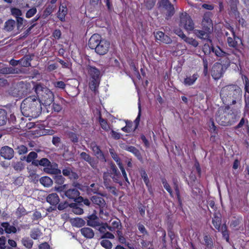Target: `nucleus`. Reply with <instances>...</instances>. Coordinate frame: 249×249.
<instances>
[{"instance_id": "nucleus-40", "label": "nucleus", "mask_w": 249, "mask_h": 249, "mask_svg": "<svg viewBox=\"0 0 249 249\" xmlns=\"http://www.w3.org/2000/svg\"><path fill=\"white\" fill-rule=\"evenodd\" d=\"M1 226L4 228L6 233L16 232V228L13 226L10 225L7 222L1 223Z\"/></svg>"}, {"instance_id": "nucleus-51", "label": "nucleus", "mask_w": 249, "mask_h": 249, "mask_svg": "<svg viewBox=\"0 0 249 249\" xmlns=\"http://www.w3.org/2000/svg\"><path fill=\"white\" fill-rule=\"evenodd\" d=\"M99 185L98 184L92 183L88 188V191L89 193L98 194L99 191Z\"/></svg>"}, {"instance_id": "nucleus-11", "label": "nucleus", "mask_w": 249, "mask_h": 249, "mask_svg": "<svg viewBox=\"0 0 249 249\" xmlns=\"http://www.w3.org/2000/svg\"><path fill=\"white\" fill-rule=\"evenodd\" d=\"M39 165L44 167V171L50 174H60V169L53 167L50 160L47 158H42L40 160Z\"/></svg>"}, {"instance_id": "nucleus-25", "label": "nucleus", "mask_w": 249, "mask_h": 249, "mask_svg": "<svg viewBox=\"0 0 249 249\" xmlns=\"http://www.w3.org/2000/svg\"><path fill=\"white\" fill-rule=\"evenodd\" d=\"M199 77V75L196 72L192 75L187 76L186 77L184 78L183 83L186 86H192L195 83Z\"/></svg>"}, {"instance_id": "nucleus-45", "label": "nucleus", "mask_w": 249, "mask_h": 249, "mask_svg": "<svg viewBox=\"0 0 249 249\" xmlns=\"http://www.w3.org/2000/svg\"><path fill=\"white\" fill-rule=\"evenodd\" d=\"M55 6L52 5H48L43 11V17L46 18L50 16L54 11Z\"/></svg>"}, {"instance_id": "nucleus-58", "label": "nucleus", "mask_w": 249, "mask_h": 249, "mask_svg": "<svg viewBox=\"0 0 249 249\" xmlns=\"http://www.w3.org/2000/svg\"><path fill=\"white\" fill-rule=\"evenodd\" d=\"M60 174H55L54 178L55 182L58 185H62L64 183L65 178Z\"/></svg>"}, {"instance_id": "nucleus-16", "label": "nucleus", "mask_w": 249, "mask_h": 249, "mask_svg": "<svg viewBox=\"0 0 249 249\" xmlns=\"http://www.w3.org/2000/svg\"><path fill=\"white\" fill-rule=\"evenodd\" d=\"M202 29L208 32H212L213 29V24L209 14H205L203 17L201 22Z\"/></svg>"}, {"instance_id": "nucleus-17", "label": "nucleus", "mask_w": 249, "mask_h": 249, "mask_svg": "<svg viewBox=\"0 0 249 249\" xmlns=\"http://www.w3.org/2000/svg\"><path fill=\"white\" fill-rule=\"evenodd\" d=\"M122 224L120 219L117 218L115 220H111L110 221V225H108L107 224H105L102 228L106 229L107 228L108 230L111 231H113L117 230H120L122 228Z\"/></svg>"}, {"instance_id": "nucleus-31", "label": "nucleus", "mask_w": 249, "mask_h": 249, "mask_svg": "<svg viewBox=\"0 0 249 249\" xmlns=\"http://www.w3.org/2000/svg\"><path fill=\"white\" fill-rule=\"evenodd\" d=\"M212 223L214 228L218 231H220L221 224V217L220 214L215 213L213 214V217L212 218Z\"/></svg>"}, {"instance_id": "nucleus-14", "label": "nucleus", "mask_w": 249, "mask_h": 249, "mask_svg": "<svg viewBox=\"0 0 249 249\" xmlns=\"http://www.w3.org/2000/svg\"><path fill=\"white\" fill-rule=\"evenodd\" d=\"M52 103L53 110L54 112H59L62 110L63 106H67L68 102L64 98L58 97Z\"/></svg>"}, {"instance_id": "nucleus-6", "label": "nucleus", "mask_w": 249, "mask_h": 249, "mask_svg": "<svg viewBox=\"0 0 249 249\" xmlns=\"http://www.w3.org/2000/svg\"><path fill=\"white\" fill-rule=\"evenodd\" d=\"M87 71L89 76V87L92 91L95 92L99 86L101 74L100 71L95 66L88 65Z\"/></svg>"}, {"instance_id": "nucleus-44", "label": "nucleus", "mask_w": 249, "mask_h": 249, "mask_svg": "<svg viewBox=\"0 0 249 249\" xmlns=\"http://www.w3.org/2000/svg\"><path fill=\"white\" fill-rule=\"evenodd\" d=\"M39 181L40 183L45 187H49L53 183L52 179L47 176L41 178Z\"/></svg>"}, {"instance_id": "nucleus-47", "label": "nucleus", "mask_w": 249, "mask_h": 249, "mask_svg": "<svg viewBox=\"0 0 249 249\" xmlns=\"http://www.w3.org/2000/svg\"><path fill=\"white\" fill-rule=\"evenodd\" d=\"M27 122L26 118L21 117L20 118V122L18 124V127L17 126V129H20L24 131H27Z\"/></svg>"}, {"instance_id": "nucleus-26", "label": "nucleus", "mask_w": 249, "mask_h": 249, "mask_svg": "<svg viewBox=\"0 0 249 249\" xmlns=\"http://www.w3.org/2000/svg\"><path fill=\"white\" fill-rule=\"evenodd\" d=\"M46 201L52 206L56 207L60 202V199L56 193H52L47 196Z\"/></svg>"}, {"instance_id": "nucleus-62", "label": "nucleus", "mask_w": 249, "mask_h": 249, "mask_svg": "<svg viewBox=\"0 0 249 249\" xmlns=\"http://www.w3.org/2000/svg\"><path fill=\"white\" fill-rule=\"evenodd\" d=\"M37 157V154L34 151H32L29 153L26 157V161L28 163L31 162L32 160L36 159Z\"/></svg>"}, {"instance_id": "nucleus-22", "label": "nucleus", "mask_w": 249, "mask_h": 249, "mask_svg": "<svg viewBox=\"0 0 249 249\" xmlns=\"http://www.w3.org/2000/svg\"><path fill=\"white\" fill-rule=\"evenodd\" d=\"M155 37L157 40L165 44H170L172 42L171 38L161 31H157L155 33Z\"/></svg>"}, {"instance_id": "nucleus-64", "label": "nucleus", "mask_w": 249, "mask_h": 249, "mask_svg": "<svg viewBox=\"0 0 249 249\" xmlns=\"http://www.w3.org/2000/svg\"><path fill=\"white\" fill-rule=\"evenodd\" d=\"M15 69L12 67H5L0 69V73L1 74L13 73Z\"/></svg>"}, {"instance_id": "nucleus-48", "label": "nucleus", "mask_w": 249, "mask_h": 249, "mask_svg": "<svg viewBox=\"0 0 249 249\" xmlns=\"http://www.w3.org/2000/svg\"><path fill=\"white\" fill-rule=\"evenodd\" d=\"M99 122L103 129L108 131L109 129V126L106 119L102 118L101 116L99 117Z\"/></svg>"}, {"instance_id": "nucleus-30", "label": "nucleus", "mask_w": 249, "mask_h": 249, "mask_svg": "<svg viewBox=\"0 0 249 249\" xmlns=\"http://www.w3.org/2000/svg\"><path fill=\"white\" fill-rule=\"evenodd\" d=\"M68 13V9L66 5H61L57 13V17L61 21H65V17Z\"/></svg>"}, {"instance_id": "nucleus-63", "label": "nucleus", "mask_w": 249, "mask_h": 249, "mask_svg": "<svg viewBox=\"0 0 249 249\" xmlns=\"http://www.w3.org/2000/svg\"><path fill=\"white\" fill-rule=\"evenodd\" d=\"M27 214L26 211L23 207H19L17 209V218H19L22 216Z\"/></svg>"}, {"instance_id": "nucleus-50", "label": "nucleus", "mask_w": 249, "mask_h": 249, "mask_svg": "<svg viewBox=\"0 0 249 249\" xmlns=\"http://www.w3.org/2000/svg\"><path fill=\"white\" fill-rule=\"evenodd\" d=\"M67 136L72 142L76 143L78 142V135L76 133L69 131L67 133Z\"/></svg>"}, {"instance_id": "nucleus-18", "label": "nucleus", "mask_w": 249, "mask_h": 249, "mask_svg": "<svg viewBox=\"0 0 249 249\" xmlns=\"http://www.w3.org/2000/svg\"><path fill=\"white\" fill-rule=\"evenodd\" d=\"M194 33L198 38L206 40L207 42H209L212 45V40L210 39V34L211 32H208L204 30H200L194 29Z\"/></svg>"}, {"instance_id": "nucleus-36", "label": "nucleus", "mask_w": 249, "mask_h": 249, "mask_svg": "<svg viewBox=\"0 0 249 249\" xmlns=\"http://www.w3.org/2000/svg\"><path fill=\"white\" fill-rule=\"evenodd\" d=\"M82 205L81 203L75 202L71 203L70 204V207L72 208V212L76 214H81L83 213L84 211L80 206Z\"/></svg>"}, {"instance_id": "nucleus-9", "label": "nucleus", "mask_w": 249, "mask_h": 249, "mask_svg": "<svg viewBox=\"0 0 249 249\" xmlns=\"http://www.w3.org/2000/svg\"><path fill=\"white\" fill-rule=\"evenodd\" d=\"M179 26L187 31H192L195 28V24L191 17L186 12L180 14Z\"/></svg>"}, {"instance_id": "nucleus-37", "label": "nucleus", "mask_w": 249, "mask_h": 249, "mask_svg": "<svg viewBox=\"0 0 249 249\" xmlns=\"http://www.w3.org/2000/svg\"><path fill=\"white\" fill-rule=\"evenodd\" d=\"M204 245L208 249H213V242L212 237L209 235L204 236Z\"/></svg>"}, {"instance_id": "nucleus-13", "label": "nucleus", "mask_w": 249, "mask_h": 249, "mask_svg": "<svg viewBox=\"0 0 249 249\" xmlns=\"http://www.w3.org/2000/svg\"><path fill=\"white\" fill-rule=\"evenodd\" d=\"M30 92L27 84L23 81L17 83V98H22L25 97Z\"/></svg>"}, {"instance_id": "nucleus-29", "label": "nucleus", "mask_w": 249, "mask_h": 249, "mask_svg": "<svg viewBox=\"0 0 249 249\" xmlns=\"http://www.w3.org/2000/svg\"><path fill=\"white\" fill-rule=\"evenodd\" d=\"M237 39L240 40L241 42H242V40L235 35V33L234 34V36L231 35V36H228L227 39L228 46L230 47L236 49L238 46Z\"/></svg>"}, {"instance_id": "nucleus-55", "label": "nucleus", "mask_w": 249, "mask_h": 249, "mask_svg": "<svg viewBox=\"0 0 249 249\" xmlns=\"http://www.w3.org/2000/svg\"><path fill=\"white\" fill-rule=\"evenodd\" d=\"M22 244L28 249H31L32 248L33 245V241L29 239V237H24L22 238Z\"/></svg>"}, {"instance_id": "nucleus-60", "label": "nucleus", "mask_w": 249, "mask_h": 249, "mask_svg": "<svg viewBox=\"0 0 249 249\" xmlns=\"http://www.w3.org/2000/svg\"><path fill=\"white\" fill-rule=\"evenodd\" d=\"M174 190H175L177 198V200L178 201V206L180 208H182V199L181 198V195H180V193L179 188V187H176V188H174Z\"/></svg>"}, {"instance_id": "nucleus-46", "label": "nucleus", "mask_w": 249, "mask_h": 249, "mask_svg": "<svg viewBox=\"0 0 249 249\" xmlns=\"http://www.w3.org/2000/svg\"><path fill=\"white\" fill-rule=\"evenodd\" d=\"M213 53L218 57H223L226 56V53L222 50L219 46L213 47Z\"/></svg>"}, {"instance_id": "nucleus-38", "label": "nucleus", "mask_w": 249, "mask_h": 249, "mask_svg": "<svg viewBox=\"0 0 249 249\" xmlns=\"http://www.w3.org/2000/svg\"><path fill=\"white\" fill-rule=\"evenodd\" d=\"M125 150L133 154L138 159L142 158V155L140 151L133 146L126 145Z\"/></svg>"}, {"instance_id": "nucleus-8", "label": "nucleus", "mask_w": 249, "mask_h": 249, "mask_svg": "<svg viewBox=\"0 0 249 249\" xmlns=\"http://www.w3.org/2000/svg\"><path fill=\"white\" fill-rule=\"evenodd\" d=\"M159 8L162 13L165 15L166 19L170 18L175 13L174 5L169 0H160L158 2Z\"/></svg>"}, {"instance_id": "nucleus-41", "label": "nucleus", "mask_w": 249, "mask_h": 249, "mask_svg": "<svg viewBox=\"0 0 249 249\" xmlns=\"http://www.w3.org/2000/svg\"><path fill=\"white\" fill-rule=\"evenodd\" d=\"M161 181L163 185L164 188L168 192V193L169 194L170 196L171 197H173V191H172L170 185L168 183L166 179L164 177L161 178Z\"/></svg>"}, {"instance_id": "nucleus-19", "label": "nucleus", "mask_w": 249, "mask_h": 249, "mask_svg": "<svg viewBox=\"0 0 249 249\" xmlns=\"http://www.w3.org/2000/svg\"><path fill=\"white\" fill-rule=\"evenodd\" d=\"M90 147L94 154V155L97 157V159L102 161L106 162L107 160L104 154L102 151L99 146L94 143H91Z\"/></svg>"}, {"instance_id": "nucleus-21", "label": "nucleus", "mask_w": 249, "mask_h": 249, "mask_svg": "<svg viewBox=\"0 0 249 249\" xmlns=\"http://www.w3.org/2000/svg\"><path fill=\"white\" fill-rule=\"evenodd\" d=\"M29 21L23 18L17 17V35L22 30L28 27Z\"/></svg>"}, {"instance_id": "nucleus-43", "label": "nucleus", "mask_w": 249, "mask_h": 249, "mask_svg": "<svg viewBox=\"0 0 249 249\" xmlns=\"http://www.w3.org/2000/svg\"><path fill=\"white\" fill-rule=\"evenodd\" d=\"M109 151L112 158L116 161L118 166L123 164L120 158L115 150L113 149H109Z\"/></svg>"}, {"instance_id": "nucleus-42", "label": "nucleus", "mask_w": 249, "mask_h": 249, "mask_svg": "<svg viewBox=\"0 0 249 249\" xmlns=\"http://www.w3.org/2000/svg\"><path fill=\"white\" fill-rule=\"evenodd\" d=\"M16 22L14 20L9 19L5 23L4 29L8 32L11 31L14 28Z\"/></svg>"}, {"instance_id": "nucleus-61", "label": "nucleus", "mask_w": 249, "mask_h": 249, "mask_svg": "<svg viewBox=\"0 0 249 249\" xmlns=\"http://www.w3.org/2000/svg\"><path fill=\"white\" fill-rule=\"evenodd\" d=\"M101 246L106 249H111L112 247L111 242L107 239H103L101 241Z\"/></svg>"}, {"instance_id": "nucleus-59", "label": "nucleus", "mask_w": 249, "mask_h": 249, "mask_svg": "<svg viewBox=\"0 0 249 249\" xmlns=\"http://www.w3.org/2000/svg\"><path fill=\"white\" fill-rule=\"evenodd\" d=\"M53 84L55 88L61 89H64L66 86V84L62 81H54Z\"/></svg>"}, {"instance_id": "nucleus-34", "label": "nucleus", "mask_w": 249, "mask_h": 249, "mask_svg": "<svg viewBox=\"0 0 249 249\" xmlns=\"http://www.w3.org/2000/svg\"><path fill=\"white\" fill-rule=\"evenodd\" d=\"M32 58L30 56L26 55L21 59L17 60V65L19 64L23 67H27L31 66Z\"/></svg>"}, {"instance_id": "nucleus-24", "label": "nucleus", "mask_w": 249, "mask_h": 249, "mask_svg": "<svg viewBox=\"0 0 249 249\" xmlns=\"http://www.w3.org/2000/svg\"><path fill=\"white\" fill-rule=\"evenodd\" d=\"M63 176L68 177L69 179L72 180H76L79 177L77 174L73 172L72 169L70 167H66L62 169L61 171Z\"/></svg>"}, {"instance_id": "nucleus-32", "label": "nucleus", "mask_w": 249, "mask_h": 249, "mask_svg": "<svg viewBox=\"0 0 249 249\" xmlns=\"http://www.w3.org/2000/svg\"><path fill=\"white\" fill-rule=\"evenodd\" d=\"M140 173L142 178L143 179V181L148 189V190L149 192H150L151 190L152 189V186L150 183V181L147 173H146L144 169H141L140 171Z\"/></svg>"}, {"instance_id": "nucleus-35", "label": "nucleus", "mask_w": 249, "mask_h": 249, "mask_svg": "<svg viewBox=\"0 0 249 249\" xmlns=\"http://www.w3.org/2000/svg\"><path fill=\"white\" fill-rule=\"evenodd\" d=\"M116 236L118 242L120 244H124L128 247L129 243L126 242V238L122 231L117 230Z\"/></svg>"}, {"instance_id": "nucleus-15", "label": "nucleus", "mask_w": 249, "mask_h": 249, "mask_svg": "<svg viewBox=\"0 0 249 249\" xmlns=\"http://www.w3.org/2000/svg\"><path fill=\"white\" fill-rule=\"evenodd\" d=\"M211 73L213 79H220L224 73L223 66L220 63H215L213 66Z\"/></svg>"}, {"instance_id": "nucleus-12", "label": "nucleus", "mask_w": 249, "mask_h": 249, "mask_svg": "<svg viewBox=\"0 0 249 249\" xmlns=\"http://www.w3.org/2000/svg\"><path fill=\"white\" fill-rule=\"evenodd\" d=\"M109 168L108 170V173L110 175V177L112 178L114 182L119 183L121 185L122 182L120 181L121 175L115 164L112 161H111L109 163Z\"/></svg>"}, {"instance_id": "nucleus-53", "label": "nucleus", "mask_w": 249, "mask_h": 249, "mask_svg": "<svg viewBox=\"0 0 249 249\" xmlns=\"http://www.w3.org/2000/svg\"><path fill=\"white\" fill-rule=\"evenodd\" d=\"M42 233L40 230L38 229H34L31 231L30 236L31 237L34 239H37L41 235Z\"/></svg>"}, {"instance_id": "nucleus-57", "label": "nucleus", "mask_w": 249, "mask_h": 249, "mask_svg": "<svg viewBox=\"0 0 249 249\" xmlns=\"http://www.w3.org/2000/svg\"><path fill=\"white\" fill-rule=\"evenodd\" d=\"M244 100H245V107H244V113L249 114V94L247 95L246 93L244 94Z\"/></svg>"}, {"instance_id": "nucleus-39", "label": "nucleus", "mask_w": 249, "mask_h": 249, "mask_svg": "<svg viewBox=\"0 0 249 249\" xmlns=\"http://www.w3.org/2000/svg\"><path fill=\"white\" fill-rule=\"evenodd\" d=\"M219 231H221L223 238L226 240V242L230 243L229 232L225 224L222 225Z\"/></svg>"}, {"instance_id": "nucleus-7", "label": "nucleus", "mask_w": 249, "mask_h": 249, "mask_svg": "<svg viewBox=\"0 0 249 249\" xmlns=\"http://www.w3.org/2000/svg\"><path fill=\"white\" fill-rule=\"evenodd\" d=\"M67 185H64L62 186H59L56 188L58 192H64L65 196L69 200L77 202L78 199H83V197L80 196V192L75 188L67 189Z\"/></svg>"}, {"instance_id": "nucleus-10", "label": "nucleus", "mask_w": 249, "mask_h": 249, "mask_svg": "<svg viewBox=\"0 0 249 249\" xmlns=\"http://www.w3.org/2000/svg\"><path fill=\"white\" fill-rule=\"evenodd\" d=\"M91 200L93 204L99 207L100 217L103 218L104 214L105 216L107 215L108 213L104 212L107 208V205L105 200L102 197L98 196H93L91 197Z\"/></svg>"}, {"instance_id": "nucleus-1", "label": "nucleus", "mask_w": 249, "mask_h": 249, "mask_svg": "<svg viewBox=\"0 0 249 249\" xmlns=\"http://www.w3.org/2000/svg\"><path fill=\"white\" fill-rule=\"evenodd\" d=\"M218 110L215 115L217 123L222 126H230L239 119L240 111L232 105L224 104Z\"/></svg>"}, {"instance_id": "nucleus-2", "label": "nucleus", "mask_w": 249, "mask_h": 249, "mask_svg": "<svg viewBox=\"0 0 249 249\" xmlns=\"http://www.w3.org/2000/svg\"><path fill=\"white\" fill-rule=\"evenodd\" d=\"M242 96L241 89L235 84L226 85L222 88L220 97L223 104L235 105L240 101Z\"/></svg>"}, {"instance_id": "nucleus-49", "label": "nucleus", "mask_w": 249, "mask_h": 249, "mask_svg": "<svg viewBox=\"0 0 249 249\" xmlns=\"http://www.w3.org/2000/svg\"><path fill=\"white\" fill-rule=\"evenodd\" d=\"M238 2V0H232L231 4V11L235 16L239 15V12L237 10V3Z\"/></svg>"}, {"instance_id": "nucleus-23", "label": "nucleus", "mask_w": 249, "mask_h": 249, "mask_svg": "<svg viewBox=\"0 0 249 249\" xmlns=\"http://www.w3.org/2000/svg\"><path fill=\"white\" fill-rule=\"evenodd\" d=\"M96 213V211H94L93 213L87 216V222L88 225L92 227H96L100 225L99 218Z\"/></svg>"}, {"instance_id": "nucleus-4", "label": "nucleus", "mask_w": 249, "mask_h": 249, "mask_svg": "<svg viewBox=\"0 0 249 249\" xmlns=\"http://www.w3.org/2000/svg\"><path fill=\"white\" fill-rule=\"evenodd\" d=\"M110 45L109 41L103 38L101 36L98 34L92 35L88 42L89 48L94 49L95 53L100 55H105L108 53Z\"/></svg>"}, {"instance_id": "nucleus-28", "label": "nucleus", "mask_w": 249, "mask_h": 249, "mask_svg": "<svg viewBox=\"0 0 249 249\" xmlns=\"http://www.w3.org/2000/svg\"><path fill=\"white\" fill-rule=\"evenodd\" d=\"M40 18V16L39 15H37L35 18H32L31 20H28L29 21V23H30L31 25L23 32L22 37H25L29 35V34L31 33L32 29L36 25V23H35V22L37 21Z\"/></svg>"}, {"instance_id": "nucleus-52", "label": "nucleus", "mask_w": 249, "mask_h": 249, "mask_svg": "<svg viewBox=\"0 0 249 249\" xmlns=\"http://www.w3.org/2000/svg\"><path fill=\"white\" fill-rule=\"evenodd\" d=\"M6 112L4 109H0V126L5 124L6 122Z\"/></svg>"}, {"instance_id": "nucleus-5", "label": "nucleus", "mask_w": 249, "mask_h": 249, "mask_svg": "<svg viewBox=\"0 0 249 249\" xmlns=\"http://www.w3.org/2000/svg\"><path fill=\"white\" fill-rule=\"evenodd\" d=\"M34 89L40 104L46 106L50 105L54 101V95L52 91L47 88L43 87L40 84H36Z\"/></svg>"}, {"instance_id": "nucleus-20", "label": "nucleus", "mask_w": 249, "mask_h": 249, "mask_svg": "<svg viewBox=\"0 0 249 249\" xmlns=\"http://www.w3.org/2000/svg\"><path fill=\"white\" fill-rule=\"evenodd\" d=\"M0 154L5 159L10 160L14 157V151L12 148L5 146L1 148Z\"/></svg>"}, {"instance_id": "nucleus-27", "label": "nucleus", "mask_w": 249, "mask_h": 249, "mask_svg": "<svg viewBox=\"0 0 249 249\" xmlns=\"http://www.w3.org/2000/svg\"><path fill=\"white\" fill-rule=\"evenodd\" d=\"M43 0H36L35 3V7H33L30 9H29L26 13L25 17L27 18H30L33 17L34 15H35L37 12V9L36 7H38L40 6Z\"/></svg>"}, {"instance_id": "nucleus-33", "label": "nucleus", "mask_w": 249, "mask_h": 249, "mask_svg": "<svg viewBox=\"0 0 249 249\" xmlns=\"http://www.w3.org/2000/svg\"><path fill=\"white\" fill-rule=\"evenodd\" d=\"M80 231L82 235L86 238L91 239L94 236L93 231L89 228H83L80 230Z\"/></svg>"}, {"instance_id": "nucleus-3", "label": "nucleus", "mask_w": 249, "mask_h": 249, "mask_svg": "<svg viewBox=\"0 0 249 249\" xmlns=\"http://www.w3.org/2000/svg\"><path fill=\"white\" fill-rule=\"evenodd\" d=\"M20 110L22 115L26 117L36 118L42 112V107L39 100L36 96H29L26 98L21 103Z\"/></svg>"}, {"instance_id": "nucleus-54", "label": "nucleus", "mask_w": 249, "mask_h": 249, "mask_svg": "<svg viewBox=\"0 0 249 249\" xmlns=\"http://www.w3.org/2000/svg\"><path fill=\"white\" fill-rule=\"evenodd\" d=\"M183 40L188 44H190L195 47H197L198 45V42L192 37H189L186 36Z\"/></svg>"}, {"instance_id": "nucleus-56", "label": "nucleus", "mask_w": 249, "mask_h": 249, "mask_svg": "<svg viewBox=\"0 0 249 249\" xmlns=\"http://www.w3.org/2000/svg\"><path fill=\"white\" fill-rule=\"evenodd\" d=\"M213 46L205 43L202 47V51L205 55H209L211 52H213Z\"/></svg>"}]
</instances>
